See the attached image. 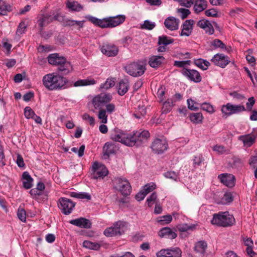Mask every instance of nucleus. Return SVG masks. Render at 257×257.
<instances>
[{"label": "nucleus", "instance_id": "1", "mask_svg": "<svg viewBox=\"0 0 257 257\" xmlns=\"http://www.w3.org/2000/svg\"><path fill=\"white\" fill-rule=\"evenodd\" d=\"M150 137V133L146 130L136 131L131 134L117 129H114L110 136L112 140L129 147L143 145L147 142Z\"/></svg>", "mask_w": 257, "mask_h": 257}, {"label": "nucleus", "instance_id": "2", "mask_svg": "<svg viewBox=\"0 0 257 257\" xmlns=\"http://www.w3.org/2000/svg\"><path fill=\"white\" fill-rule=\"evenodd\" d=\"M87 20L93 23L95 26L101 28H112L122 24L125 20V16L119 15L114 17H109L102 19L89 16L86 17Z\"/></svg>", "mask_w": 257, "mask_h": 257}, {"label": "nucleus", "instance_id": "3", "mask_svg": "<svg viewBox=\"0 0 257 257\" xmlns=\"http://www.w3.org/2000/svg\"><path fill=\"white\" fill-rule=\"evenodd\" d=\"M44 86L49 90H59L65 88L67 80L57 73H51L45 75L43 78Z\"/></svg>", "mask_w": 257, "mask_h": 257}, {"label": "nucleus", "instance_id": "4", "mask_svg": "<svg viewBox=\"0 0 257 257\" xmlns=\"http://www.w3.org/2000/svg\"><path fill=\"white\" fill-rule=\"evenodd\" d=\"M235 219L228 212H220L215 213L211 221V224L221 227H229L234 224Z\"/></svg>", "mask_w": 257, "mask_h": 257}, {"label": "nucleus", "instance_id": "5", "mask_svg": "<svg viewBox=\"0 0 257 257\" xmlns=\"http://www.w3.org/2000/svg\"><path fill=\"white\" fill-rule=\"evenodd\" d=\"M125 72L134 77L142 75L146 70L145 65L142 62H133L127 64L124 67Z\"/></svg>", "mask_w": 257, "mask_h": 257}, {"label": "nucleus", "instance_id": "6", "mask_svg": "<svg viewBox=\"0 0 257 257\" xmlns=\"http://www.w3.org/2000/svg\"><path fill=\"white\" fill-rule=\"evenodd\" d=\"M112 183L114 188L120 192L122 195L126 196L130 194L131 186L126 179L119 177L115 178L113 180Z\"/></svg>", "mask_w": 257, "mask_h": 257}, {"label": "nucleus", "instance_id": "7", "mask_svg": "<svg viewBox=\"0 0 257 257\" xmlns=\"http://www.w3.org/2000/svg\"><path fill=\"white\" fill-rule=\"evenodd\" d=\"M112 96L110 93H101L93 97L92 104L95 109H101L102 107L111 101Z\"/></svg>", "mask_w": 257, "mask_h": 257}, {"label": "nucleus", "instance_id": "8", "mask_svg": "<svg viewBox=\"0 0 257 257\" xmlns=\"http://www.w3.org/2000/svg\"><path fill=\"white\" fill-rule=\"evenodd\" d=\"M124 228L125 223L118 221L114 223L112 226L105 229L103 233L106 236L108 237L121 235L124 232Z\"/></svg>", "mask_w": 257, "mask_h": 257}, {"label": "nucleus", "instance_id": "9", "mask_svg": "<svg viewBox=\"0 0 257 257\" xmlns=\"http://www.w3.org/2000/svg\"><path fill=\"white\" fill-rule=\"evenodd\" d=\"M91 178L94 179H103L108 174V171L105 166L95 162L91 168Z\"/></svg>", "mask_w": 257, "mask_h": 257}, {"label": "nucleus", "instance_id": "10", "mask_svg": "<svg viewBox=\"0 0 257 257\" xmlns=\"http://www.w3.org/2000/svg\"><path fill=\"white\" fill-rule=\"evenodd\" d=\"M168 148V144L165 138L161 137L156 138L152 142L151 148L157 154H162L166 151Z\"/></svg>", "mask_w": 257, "mask_h": 257}, {"label": "nucleus", "instance_id": "11", "mask_svg": "<svg viewBox=\"0 0 257 257\" xmlns=\"http://www.w3.org/2000/svg\"><path fill=\"white\" fill-rule=\"evenodd\" d=\"M45 185L44 182L40 179L38 180L36 187L33 188V199L38 202H41L45 199Z\"/></svg>", "mask_w": 257, "mask_h": 257}, {"label": "nucleus", "instance_id": "12", "mask_svg": "<svg viewBox=\"0 0 257 257\" xmlns=\"http://www.w3.org/2000/svg\"><path fill=\"white\" fill-rule=\"evenodd\" d=\"M75 203L70 199L66 198H60L58 202V206L61 212L65 215L70 214L74 206Z\"/></svg>", "mask_w": 257, "mask_h": 257}, {"label": "nucleus", "instance_id": "13", "mask_svg": "<svg viewBox=\"0 0 257 257\" xmlns=\"http://www.w3.org/2000/svg\"><path fill=\"white\" fill-rule=\"evenodd\" d=\"M157 257H181V250L177 247L162 249L157 253Z\"/></svg>", "mask_w": 257, "mask_h": 257}, {"label": "nucleus", "instance_id": "14", "mask_svg": "<svg viewBox=\"0 0 257 257\" xmlns=\"http://www.w3.org/2000/svg\"><path fill=\"white\" fill-rule=\"evenodd\" d=\"M211 62L221 68H225L230 62L229 58L223 54L218 53L214 55Z\"/></svg>", "mask_w": 257, "mask_h": 257}, {"label": "nucleus", "instance_id": "15", "mask_svg": "<svg viewBox=\"0 0 257 257\" xmlns=\"http://www.w3.org/2000/svg\"><path fill=\"white\" fill-rule=\"evenodd\" d=\"M181 72L183 76L192 81L198 83L201 81V76L199 72L196 70L184 68Z\"/></svg>", "mask_w": 257, "mask_h": 257}, {"label": "nucleus", "instance_id": "16", "mask_svg": "<svg viewBox=\"0 0 257 257\" xmlns=\"http://www.w3.org/2000/svg\"><path fill=\"white\" fill-rule=\"evenodd\" d=\"M54 20H61L58 15L53 17L47 14H40L38 17L37 24L39 27L42 28L51 23Z\"/></svg>", "mask_w": 257, "mask_h": 257}, {"label": "nucleus", "instance_id": "17", "mask_svg": "<svg viewBox=\"0 0 257 257\" xmlns=\"http://www.w3.org/2000/svg\"><path fill=\"white\" fill-rule=\"evenodd\" d=\"M101 51L108 57H114L118 54V49L114 44L107 43L102 46Z\"/></svg>", "mask_w": 257, "mask_h": 257}, {"label": "nucleus", "instance_id": "18", "mask_svg": "<svg viewBox=\"0 0 257 257\" xmlns=\"http://www.w3.org/2000/svg\"><path fill=\"white\" fill-rule=\"evenodd\" d=\"M48 61L51 65L59 66L62 63L65 62L66 59L58 53L50 54L47 57Z\"/></svg>", "mask_w": 257, "mask_h": 257}, {"label": "nucleus", "instance_id": "19", "mask_svg": "<svg viewBox=\"0 0 257 257\" xmlns=\"http://www.w3.org/2000/svg\"><path fill=\"white\" fill-rule=\"evenodd\" d=\"M221 183L225 186L232 187L235 185V177L230 174H222L218 176Z\"/></svg>", "mask_w": 257, "mask_h": 257}, {"label": "nucleus", "instance_id": "20", "mask_svg": "<svg viewBox=\"0 0 257 257\" xmlns=\"http://www.w3.org/2000/svg\"><path fill=\"white\" fill-rule=\"evenodd\" d=\"M179 22V20L173 17H169L165 19L164 25L169 30L175 31L178 29Z\"/></svg>", "mask_w": 257, "mask_h": 257}, {"label": "nucleus", "instance_id": "21", "mask_svg": "<svg viewBox=\"0 0 257 257\" xmlns=\"http://www.w3.org/2000/svg\"><path fill=\"white\" fill-rule=\"evenodd\" d=\"M194 21L193 20H186L182 26V31L180 34L181 36H189L193 29Z\"/></svg>", "mask_w": 257, "mask_h": 257}, {"label": "nucleus", "instance_id": "22", "mask_svg": "<svg viewBox=\"0 0 257 257\" xmlns=\"http://www.w3.org/2000/svg\"><path fill=\"white\" fill-rule=\"evenodd\" d=\"M69 223L72 225L84 228H90L91 226L90 221L88 219L82 217L71 220Z\"/></svg>", "mask_w": 257, "mask_h": 257}, {"label": "nucleus", "instance_id": "23", "mask_svg": "<svg viewBox=\"0 0 257 257\" xmlns=\"http://www.w3.org/2000/svg\"><path fill=\"white\" fill-rule=\"evenodd\" d=\"M165 61V59L163 56L153 55L149 58V64L151 67L157 68L160 67Z\"/></svg>", "mask_w": 257, "mask_h": 257}, {"label": "nucleus", "instance_id": "24", "mask_svg": "<svg viewBox=\"0 0 257 257\" xmlns=\"http://www.w3.org/2000/svg\"><path fill=\"white\" fill-rule=\"evenodd\" d=\"M158 235L162 238L165 237L168 239H173L177 237V234L170 227H166L160 230Z\"/></svg>", "mask_w": 257, "mask_h": 257}, {"label": "nucleus", "instance_id": "25", "mask_svg": "<svg viewBox=\"0 0 257 257\" xmlns=\"http://www.w3.org/2000/svg\"><path fill=\"white\" fill-rule=\"evenodd\" d=\"M238 140L243 142L244 146L250 147L255 142V137L253 135L248 134L240 136L238 137Z\"/></svg>", "mask_w": 257, "mask_h": 257}, {"label": "nucleus", "instance_id": "26", "mask_svg": "<svg viewBox=\"0 0 257 257\" xmlns=\"http://www.w3.org/2000/svg\"><path fill=\"white\" fill-rule=\"evenodd\" d=\"M84 21H75L69 19H63V25L65 27H76L80 30L83 27Z\"/></svg>", "mask_w": 257, "mask_h": 257}, {"label": "nucleus", "instance_id": "27", "mask_svg": "<svg viewBox=\"0 0 257 257\" xmlns=\"http://www.w3.org/2000/svg\"><path fill=\"white\" fill-rule=\"evenodd\" d=\"M23 187L28 189L32 186V178L28 172H23L21 179Z\"/></svg>", "mask_w": 257, "mask_h": 257}, {"label": "nucleus", "instance_id": "28", "mask_svg": "<svg viewBox=\"0 0 257 257\" xmlns=\"http://www.w3.org/2000/svg\"><path fill=\"white\" fill-rule=\"evenodd\" d=\"M73 69L72 66L70 62L65 61V62L62 63L58 67V70L62 74L66 75L70 72L72 71Z\"/></svg>", "mask_w": 257, "mask_h": 257}, {"label": "nucleus", "instance_id": "29", "mask_svg": "<svg viewBox=\"0 0 257 257\" xmlns=\"http://www.w3.org/2000/svg\"><path fill=\"white\" fill-rule=\"evenodd\" d=\"M116 146L114 143L111 142L106 143L103 147V152L105 155L109 156L110 155L115 153Z\"/></svg>", "mask_w": 257, "mask_h": 257}, {"label": "nucleus", "instance_id": "30", "mask_svg": "<svg viewBox=\"0 0 257 257\" xmlns=\"http://www.w3.org/2000/svg\"><path fill=\"white\" fill-rule=\"evenodd\" d=\"M128 81L126 79L121 80L118 85V93L120 95H123L128 90Z\"/></svg>", "mask_w": 257, "mask_h": 257}, {"label": "nucleus", "instance_id": "31", "mask_svg": "<svg viewBox=\"0 0 257 257\" xmlns=\"http://www.w3.org/2000/svg\"><path fill=\"white\" fill-rule=\"evenodd\" d=\"M96 81L92 78H87L85 79H80L76 81L74 86L75 87L92 85L95 84Z\"/></svg>", "mask_w": 257, "mask_h": 257}, {"label": "nucleus", "instance_id": "32", "mask_svg": "<svg viewBox=\"0 0 257 257\" xmlns=\"http://www.w3.org/2000/svg\"><path fill=\"white\" fill-rule=\"evenodd\" d=\"M207 6V2L205 0H196L194 6L195 13H199L204 11Z\"/></svg>", "mask_w": 257, "mask_h": 257}, {"label": "nucleus", "instance_id": "33", "mask_svg": "<svg viewBox=\"0 0 257 257\" xmlns=\"http://www.w3.org/2000/svg\"><path fill=\"white\" fill-rule=\"evenodd\" d=\"M189 117L190 121L194 124L201 123L204 118L203 114L201 112L190 113Z\"/></svg>", "mask_w": 257, "mask_h": 257}, {"label": "nucleus", "instance_id": "34", "mask_svg": "<svg viewBox=\"0 0 257 257\" xmlns=\"http://www.w3.org/2000/svg\"><path fill=\"white\" fill-rule=\"evenodd\" d=\"M233 104L227 103L226 104L222 105L221 111L223 114V116L227 117L232 115Z\"/></svg>", "mask_w": 257, "mask_h": 257}, {"label": "nucleus", "instance_id": "35", "mask_svg": "<svg viewBox=\"0 0 257 257\" xmlns=\"http://www.w3.org/2000/svg\"><path fill=\"white\" fill-rule=\"evenodd\" d=\"M174 101L172 98L168 99L163 104L162 112L164 113H167L169 112L174 106Z\"/></svg>", "mask_w": 257, "mask_h": 257}, {"label": "nucleus", "instance_id": "36", "mask_svg": "<svg viewBox=\"0 0 257 257\" xmlns=\"http://www.w3.org/2000/svg\"><path fill=\"white\" fill-rule=\"evenodd\" d=\"M194 64L197 67L200 68V69L206 70L208 69V66L210 65V63L205 60L202 59H198L194 60Z\"/></svg>", "mask_w": 257, "mask_h": 257}, {"label": "nucleus", "instance_id": "37", "mask_svg": "<svg viewBox=\"0 0 257 257\" xmlns=\"http://www.w3.org/2000/svg\"><path fill=\"white\" fill-rule=\"evenodd\" d=\"M66 6L72 11L79 12L83 9L82 5L77 2H68Z\"/></svg>", "mask_w": 257, "mask_h": 257}, {"label": "nucleus", "instance_id": "38", "mask_svg": "<svg viewBox=\"0 0 257 257\" xmlns=\"http://www.w3.org/2000/svg\"><path fill=\"white\" fill-rule=\"evenodd\" d=\"M211 46L213 47V49H225L227 52H229L230 49V47L227 48L225 45L221 40L217 39H215L211 42Z\"/></svg>", "mask_w": 257, "mask_h": 257}, {"label": "nucleus", "instance_id": "39", "mask_svg": "<svg viewBox=\"0 0 257 257\" xmlns=\"http://www.w3.org/2000/svg\"><path fill=\"white\" fill-rule=\"evenodd\" d=\"M207 247V243L204 241H198L194 246L195 250L198 253L203 254Z\"/></svg>", "mask_w": 257, "mask_h": 257}, {"label": "nucleus", "instance_id": "40", "mask_svg": "<svg viewBox=\"0 0 257 257\" xmlns=\"http://www.w3.org/2000/svg\"><path fill=\"white\" fill-rule=\"evenodd\" d=\"M115 85V81L113 79L108 78L105 82L101 84L100 86L99 89L100 90H107L110 88L112 87Z\"/></svg>", "mask_w": 257, "mask_h": 257}, {"label": "nucleus", "instance_id": "41", "mask_svg": "<svg viewBox=\"0 0 257 257\" xmlns=\"http://www.w3.org/2000/svg\"><path fill=\"white\" fill-rule=\"evenodd\" d=\"M83 246L90 249L98 250L100 248V245L99 243L96 242L85 240L83 242Z\"/></svg>", "mask_w": 257, "mask_h": 257}, {"label": "nucleus", "instance_id": "42", "mask_svg": "<svg viewBox=\"0 0 257 257\" xmlns=\"http://www.w3.org/2000/svg\"><path fill=\"white\" fill-rule=\"evenodd\" d=\"M174 42V40L173 38H171L166 36H162L159 37L158 44L159 45H163L167 46L173 43Z\"/></svg>", "mask_w": 257, "mask_h": 257}, {"label": "nucleus", "instance_id": "43", "mask_svg": "<svg viewBox=\"0 0 257 257\" xmlns=\"http://www.w3.org/2000/svg\"><path fill=\"white\" fill-rule=\"evenodd\" d=\"M70 196L72 197L79 199H86L87 200L91 199V196L87 193H76L71 192L70 193Z\"/></svg>", "mask_w": 257, "mask_h": 257}, {"label": "nucleus", "instance_id": "44", "mask_svg": "<svg viewBox=\"0 0 257 257\" xmlns=\"http://www.w3.org/2000/svg\"><path fill=\"white\" fill-rule=\"evenodd\" d=\"M196 225L191 224L188 225L187 224H182L178 225L177 228L179 231L181 232H186L189 230H193L195 229Z\"/></svg>", "mask_w": 257, "mask_h": 257}, {"label": "nucleus", "instance_id": "45", "mask_svg": "<svg viewBox=\"0 0 257 257\" xmlns=\"http://www.w3.org/2000/svg\"><path fill=\"white\" fill-rule=\"evenodd\" d=\"M201 108L210 114L215 112V110L212 105L208 102H203L200 105Z\"/></svg>", "mask_w": 257, "mask_h": 257}, {"label": "nucleus", "instance_id": "46", "mask_svg": "<svg viewBox=\"0 0 257 257\" xmlns=\"http://www.w3.org/2000/svg\"><path fill=\"white\" fill-rule=\"evenodd\" d=\"M13 7L10 4H5L0 6V15L7 16L9 12L12 11Z\"/></svg>", "mask_w": 257, "mask_h": 257}, {"label": "nucleus", "instance_id": "47", "mask_svg": "<svg viewBox=\"0 0 257 257\" xmlns=\"http://www.w3.org/2000/svg\"><path fill=\"white\" fill-rule=\"evenodd\" d=\"M204 159L202 155L199 154L194 156L193 158V166L194 167H198L202 165L204 162Z\"/></svg>", "mask_w": 257, "mask_h": 257}, {"label": "nucleus", "instance_id": "48", "mask_svg": "<svg viewBox=\"0 0 257 257\" xmlns=\"http://www.w3.org/2000/svg\"><path fill=\"white\" fill-rule=\"evenodd\" d=\"M164 176L167 178L172 179L176 182L179 180L178 174L174 171H168L164 174Z\"/></svg>", "mask_w": 257, "mask_h": 257}, {"label": "nucleus", "instance_id": "49", "mask_svg": "<svg viewBox=\"0 0 257 257\" xmlns=\"http://www.w3.org/2000/svg\"><path fill=\"white\" fill-rule=\"evenodd\" d=\"M100 110L98 111V117L101 120V122L102 123H106L107 121V115L106 114V112L105 109H99Z\"/></svg>", "mask_w": 257, "mask_h": 257}, {"label": "nucleus", "instance_id": "50", "mask_svg": "<svg viewBox=\"0 0 257 257\" xmlns=\"http://www.w3.org/2000/svg\"><path fill=\"white\" fill-rule=\"evenodd\" d=\"M246 108L244 105L241 104H233L232 115L238 114L241 112L245 111Z\"/></svg>", "mask_w": 257, "mask_h": 257}, {"label": "nucleus", "instance_id": "51", "mask_svg": "<svg viewBox=\"0 0 257 257\" xmlns=\"http://www.w3.org/2000/svg\"><path fill=\"white\" fill-rule=\"evenodd\" d=\"M213 150L219 154H228L229 151L221 145H215L213 147Z\"/></svg>", "mask_w": 257, "mask_h": 257}, {"label": "nucleus", "instance_id": "52", "mask_svg": "<svg viewBox=\"0 0 257 257\" xmlns=\"http://www.w3.org/2000/svg\"><path fill=\"white\" fill-rule=\"evenodd\" d=\"M17 216L18 218L23 222H26V213L22 208L19 207L17 211Z\"/></svg>", "mask_w": 257, "mask_h": 257}, {"label": "nucleus", "instance_id": "53", "mask_svg": "<svg viewBox=\"0 0 257 257\" xmlns=\"http://www.w3.org/2000/svg\"><path fill=\"white\" fill-rule=\"evenodd\" d=\"M146 114V110L144 107H139L138 109L134 113V116L137 118H141Z\"/></svg>", "mask_w": 257, "mask_h": 257}, {"label": "nucleus", "instance_id": "54", "mask_svg": "<svg viewBox=\"0 0 257 257\" xmlns=\"http://www.w3.org/2000/svg\"><path fill=\"white\" fill-rule=\"evenodd\" d=\"M156 188V185L154 183H151L145 185L144 186L143 191L147 195L149 193L152 191Z\"/></svg>", "mask_w": 257, "mask_h": 257}, {"label": "nucleus", "instance_id": "55", "mask_svg": "<svg viewBox=\"0 0 257 257\" xmlns=\"http://www.w3.org/2000/svg\"><path fill=\"white\" fill-rule=\"evenodd\" d=\"M191 61L190 60L186 61H175L174 63V66L179 67L185 68V66L190 65Z\"/></svg>", "mask_w": 257, "mask_h": 257}, {"label": "nucleus", "instance_id": "56", "mask_svg": "<svg viewBox=\"0 0 257 257\" xmlns=\"http://www.w3.org/2000/svg\"><path fill=\"white\" fill-rule=\"evenodd\" d=\"M157 198L156 193L153 192L147 199V202L149 207H151L155 203Z\"/></svg>", "mask_w": 257, "mask_h": 257}, {"label": "nucleus", "instance_id": "57", "mask_svg": "<svg viewBox=\"0 0 257 257\" xmlns=\"http://www.w3.org/2000/svg\"><path fill=\"white\" fill-rule=\"evenodd\" d=\"M3 47L5 54L7 55H10L11 52L12 45L7 41L3 42Z\"/></svg>", "mask_w": 257, "mask_h": 257}, {"label": "nucleus", "instance_id": "58", "mask_svg": "<svg viewBox=\"0 0 257 257\" xmlns=\"http://www.w3.org/2000/svg\"><path fill=\"white\" fill-rule=\"evenodd\" d=\"M155 26L156 25L155 23L150 22L148 20H146L144 21V23L142 26V28L144 29L151 30H152Z\"/></svg>", "mask_w": 257, "mask_h": 257}, {"label": "nucleus", "instance_id": "59", "mask_svg": "<svg viewBox=\"0 0 257 257\" xmlns=\"http://www.w3.org/2000/svg\"><path fill=\"white\" fill-rule=\"evenodd\" d=\"M243 162L240 158L238 157H234L233 159L232 166L233 167L236 168H241L243 166Z\"/></svg>", "mask_w": 257, "mask_h": 257}, {"label": "nucleus", "instance_id": "60", "mask_svg": "<svg viewBox=\"0 0 257 257\" xmlns=\"http://www.w3.org/2000/svg\"><path fill=\"white\" fill-rule=\"evenodd\" d=\"M26 25L24 22H21L17 28V33L18 35H21L25 33L26 29Z\"/></svg>", "mask_w": 257, "mask_h": 257}, {"label": "nucleus", "instance_id": "61", "mask_svg": "<svg viewBox=\"0 0 257 257\" xmlns=\"http://www.w3.org/2000/svg\"><path fill=\"white\" fill-rule=\"evenodd\" d=\"M187 103L188 108L190 110L196 111L199 109L198 106L196 105V103L191 99H188L187 100Z\"/></svg>", "mask_w": 257, "mask_h": 257}, {"label": "nucleus", "instance_id": "62", "mask_svg": "<svg viewBox=\"0 0 257 257\" xmlns=\"http://www.w3.org/2000/svg\"><path fill=\"white\" fill-rule=\"evenodd\" d=\"M105 111L108 113L111 114L116 110L115 105L113 103H107L105 104Z\"/></svg>", "mask_w": 257, "mask_h": 257}, {"label": "nucleus", "instance_id": "63", "mask_svg": "<svg viewBox=\"0 0 257 257\" xmlns=\"http://www.w3.org/2000/svg\"><path fill=\"white\" fill-rule=\"evenodd\" d=\"M84 150H85V146L84 145H82L80 148L79 149V150H78L77 148H72L71 149V151L75 153H77L78 154V155L79 157H82L83 155H84Z\"/></svg>", "mask_w": 257, "mask_h": 257}, {"label": "nucleus", "instance_id": "64", "mask_svg": "<svg viewBox=\"0 0 257 257\" xmlns=\"http://www.w3.org/2000/svg\"><path fill=\"white\" fill-rule=\"evenodd\" d=\"M16 163L20 168H24L25 167V164L23 158L22 156L19 154L17 155Z\"/></svg>", "mask_w": 257, "mask_h": 257}]
</instances>
